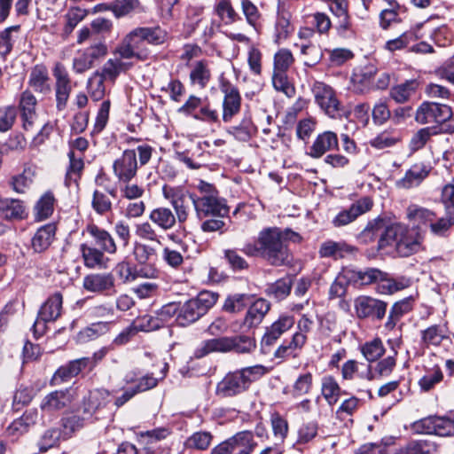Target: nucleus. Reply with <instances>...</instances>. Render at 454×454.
Segmentation results:
<instances>
[{"label":"nucleus","mask_w":454,"mask_h":454,"mask_svg":"<svg viewBox=\"0 0 454 454\" xmlns=\"http://www.w3.org/2000/svg\"><path fill=\"white\" fill-rule=\"evenodd\" d=\"M56 198L52 192H44L35 202L33 207V215L36 222L44 221L51 216L54 212Z\"/></svg>","instance_id":"4c0bfd02"},{"label":"nucleus","mask_w":454,"mask_h":454,"mask_svg":"<svg viewBox=\"0 0 454 454\" xmlns=\"http://www.w3.org/2000/svg\"><path fill=\"white\" fill-rule=\"evenodd\" d=\"M294 47L299 48L306 67H315L323 59V51L317 42H295Z\"/></svg>","instance_id":"c9c22d12"},{"label":"nucleus","mask_w":454,"mask_h":454,"mask_svg":"<svg viewBox=\"0 0 454 454\" xmlns=\"http://www.w3.org/2000/svg\"><path fill=\"white\" fill-rule=\"evenodd\" d=\"M395 243L397 254L402 257H408L423 249V237L419 231L409 229L402 223L388 226L379 239V248Z\"/></svg>","instance_id":"7ed1b4c3"},{"label":"nucleus","mask_w":454,"mask_h":454,"mask_svg":"<svg viewBox=\"0 0 454 454\" xmlns=\"http://www.w3.org/2000/svg\"><path fill=\"white\" fill-rule=\"evenodd\" d=\"M248 387V379L240 370H236L228 372L217 383L215 393L221 397H232L243 393Z\"/></svg>","instance_id":"a211bd4d"},{"label":"nucleus","mask_w":454,"mask_h":454,"mask_svg":"<svg viewBox=\"0 0 454 454\" xmlns=\"http://www.w3.org/2000/svg\"><path fill=\"white\" fill-rule=\"evenodd\" d=\"M57 225L47 223L37 229L31 239V247L35 253L46 251L55 239Z\"/></svg>","instance_id":"7c9ffc66"},{"label":"nucleus","mask_w":454,"mask_h":454,"mask_svg":"<svg viewBox=\"0 0 454 454\" xmlns=\"http://www.w3.org/2000/svg\"><path fill=\"white\" fill-rule=\"evenodd\" d=\"M217 298V294L203 291L195 298L180 303L179 313L176 317V323L179 325L186 326L196 322L215 304Z\"/></svg>","instance_id":"423d86ee"},{"label":"nucleus","mask_w":454,"mask_h":454,"mask_svg":"<svg viewBox=\"0 0 454 454\" xmlns=\"http://www.w3.org/2000/svg\"><path fill=\"white\" fill-rule=\"evenodd\" d=\"M120 18L131 12H145V8L139 0H117L108 8Z\"/></svg>","instance_id":"a18cd8bd"},{"label":"nucleus","mask_w":454,"mask_h":454,"mask_svg":"<svg viewBox=\"0 0 454 454\" xmlns=\"http://www.w3.org/2000/svg\"><path fill=\"white\" fill-rule=\"evenodd\" d=\"M363 404L362 400L356 396H351L341 402L336 410V418L340 420H345L353 416Z\"/></svg>","instance_id":"680f3d73"},{"label":"nucleus","mask_w":454,"mask_h":454,"mask_svg":"<svg viewBox=\"0 0 454 454\" xmlns=\"http://www.w3.org/2000/svg\"><path fill=\"white\" fill-rule=\"evenodd\" d=\"M84 265L87 268L94 269L100 267L105 262V252L92 244L82 243L80 246Z\"/></svg>","instance_id":"79ce46f5"},{"label":"nucleus","mask_w":454,"mask_h":454,"mask_svg":"<svg viewBox=\"0 0 454 454\" xmlns=\"http://www.w3.org/2000/svg\"><path fill=\"white\" fill-rule=\"evenodd\" d=\"M448 324L433 325L421 331V341L427 347H438L445 340L449 339Z\"/></svg>","instance_id":"e433bc0d"},{"label":"nucleus","mask_w":454,"mask_h":454,"mask_svg":"<svg viewBox=\"0 0 454 454\" xmlns=\"http://www.w3.org/2000/svg\"><path fill=\"white\" fill-rule=\"evenodd\" d=\"M240 7L247 23L255 31H258L261 24L262 14L258 7L251 0H241Z\"/></svg>","instance_id":"5fc2aeb1"},{"label":"nucleus","mask_w":454,"mask_h":454,"mask_svg":"<svg viewBox=\"0 0 454 454\" xmlns=\"http://www.w3.org/2000/svg\"><path fill=\"white\" fill-rule=\"evenodd\" d=\"M294 317L290 315H281L274 321L266 331L261 340V349L264 354L270 353L272 346L279 340V338L294 325Z\"/></svg>","instance_id":"f3484780"},{"label":"nucleus","mask_w":454,"mask_h":454,"mask_svg":"<svg viewBox=\"0 0 454 454\" xmlns=\"http://www.w3.org/2000/svg\"><path fill=\"white\" fill-rule=\"evenodd\" d=\"M301 239V237L290 229L282 231L277 227H268L259 232L254 241L246 243L241 250L247 256H259L271 265L281 266L291 261L286 241L300 242Z\"/></svg>","instance_id":"f03ea898"},{"label":"nucleus","mask_w":454,"mask_h":454,"mask_svg":"<svg viewBox=\"0 0 454 454\" xmlns=\"http://www.w3.org/2000/svg\"><path fill=\"white\" fill-rule=\"evenodd\" d=\"M307 342V338L300 333H295L291 340L284 341L274 352V357L281 361L296 357Z\"/></svg>","instance_id":"473e14b6"},{"label":"nucleus","mask_w":454,"mask_h":454,"mask_svg":"<svg viewBox=\"0 0 454 454\" xmlns=\"http://www.w3.org/2000/svg\"><path fill=\"white\" fill-rule=\"evenodd\" d=\"M113 173L117 183H129L137 174L138 161L135 150H124L113 162Z\"/></svg>","instance_id":"4468645a"},{"label":"nucleus","mask_w":454,"mask_h":454,"mask_svg":"<svg viewBox=\"0 0 454 454\" xmlns=\"http://www.w3.org/2000/svg\"><path fill=\"white\" fill-rule=\"evenodd\" d=\"M27 84L39 94L47 95L51 91L49 71L45 65L36 64L31 68Z\"/></svg>","instance_id":"a878e982"},{"label":"nucleus","mask_w":454,"mask_h":454,"mask_svg":"<svg viewBox=\"0 0 454 454\" xmlns=\"http://www.w3.org/2000/svg\"><path fill=\"white\" fill-rule=\"evenodd\" d=\"M8 220H21L26 215V207L20 200H4V207L1 209Z\"/></svg>","instance_id":"052dcab7"},{"label":"nucleus","mask_w":454,"mask_h":454,"mask_svg":"<svg viewBox=\"0 0 454 454\" xmlns=\"http://www.w3.org/2000/svg\"><path fill=\"white\" fill-rule=\"evenodd\" d=\"M417 88L418 82L416 80H408L394 86L390 90V97L397 103H404L415 93Z\"/></svg>","instance_id":"09e8293b"},{"label":"nucleus","mask_w":454,"mask_h":454,"mask_svg":"<svg viewBox=\"0 0 454 454\" xmlns=\"http://www.w3.org/2000/svg\"><path fill=\"white\" fill-rule=\"evenodd\" d=\"M361 352L371 364V363L377 361L384 355L385 348L382 340L379 338H375L363 344L361 346Z\"/></svg>","instance_id":"4d7b16f0"},{"label":"nucleus","mask_w":454,"mask_h":454,"mask_svg":"<svg viewBox=\"0 0 454 454\" xmlns=\"http://www.w3.org/2000/svg\"><path fill=\"white\" fill-rule=\"evenodd\" d=\"M52 75L55 79L56 107L59 111H62L67 106L73 90L72 80L67 68L61 62L54 64Z\"/></svg>","instance_id":"ddd939ff"},{"label":"nucleus","mask_w":454,"mask_h":454,"mask_svg":"<svg viewBox=\"0 0 454 454\" xmlns=\"http://www.w3.org/2000/svg\"><path fill=\"white\" fill-rule=\"evenodd\" d=\"M63 296L56 292L51 294L41 306L37 319L32 326L35 338L42 336L46 329L47 322L56 321L62 313Z\"/></svg>","instance_id":"1a4fd4ad"},{"label":"nucleus","mask_w":454,"mask_h":454,"mask_svg":"<svg viewBox=\"0 0 454 454\" xmlns=\"http://www.w3.org/2000/svg\"><path fill=\"white\" fill-rule=\"evenodd\" d=\"M387 309L386 301L367 295H360L354 301V309L356 317L360 319L382 320Z\"/></svg>","instance_id":"2eb2a0df"},{"label":"nucleus","mask_w":454,"mask_h":454,"mask_svg":"<svg viewBox=\"0 0 454 454\" xmlns=\"http://www.w3.org/2000/svg\"><path fill=\"white\" fill-rule=\"evenodd\" d=\"M294 61V54L287 48L279 49L273 56L272 85L276 90L284 93L288 98H292L295 94L294 85L287 74Z\"/></svg>","instance_id":"39448f33"},{"label":"nucleus","mask_w":454,"mask_h":454,"mask_svg":"<svg viewBox=\"0 0 454 454\" xmlns=\"http://www.w3.org/2000/svg\"><path fill=\"white\" fill-rule=\"evenodd\" d=\"M74 399L75 394L72 388L54 390L43 398L40 409L43 414L53 416L68 408Z\"/></svg>","instance_id":"dca6fc26"},{"label":"nucleus","mask_w":454,"mask_h":454,"mask_svg":"<svg viewBox=\"0 0 454 454\" xmlns=\"http://www.w3.org/2000/svg\"><path fill=\"white\" fill-rule=\"evenodd\" d=\"M114 56V58L107 59L99 71V74L106 81L114 82L121 73L127 72L134 66L133 61Z\"/></svg>","instance_id":"2f4dec72"},{"label":"nucleus","mask_w":454,"mask_h":454,"mask_svg":"<svg viewBox=\"0 0 454 454\" xmlns=\"http://www.w3.org/2000/svg\"><path fill=\"white\" fill-rule=\"evenodd\" d=\"M256 445L252 432L243 431L215 446L210 454H251Z\"/></svg>","instance_id":"9d476101"},{"label":"nucleus","mask_w":454,"mask_h":454,"mask_svg":"<svg viewBox=\"0 0 454 454\" xmlns=\"http://www.w3.org/2000/svg\"><path fill=\"white\" fill-rule=\"evenodd\" d=\"M91 207L97 214L104 215L112 210V201L103 192L95 190L92 194Z\"/></svg>","instance_id":"69168bd1"},{"label":"nucleus","mask_w":454,"mask_h":454,"mask_svg":"<svg viewBox=\"0 0 454 454\" xmlns=\"http://www.w3.org/2000/svg\"><path fill=\"white\" fill-rule=\"evenodd\" d=\"M292 14L284 6H278L274 27V42L280 44L286 41L294 32V26L291 21Z\"/></svg>","instance_id":"bb28decb"},{"label":"nucleus","mask_w":454,"mask_h":454,"mask_svg":"<svg viewBox=\"0 0 454 454\" xmlns=\"http://www.w3.org/2000/svg\"><path fill=\"white\" fill-rule=\"evenodd\" d=\"M400 140L401 137L397 131L384 130L372 138L369 145L377 150H383L395 145Z\"/></svg>","instance_id":"8fccbe9b"},{"label":"nucleus","mask_w":454,"mask_h":454,"mask_svg":"<svg viewBox=\"0 0 454 454\" xmlns=\"http://www.w3.org/2000/svg\"><path fill=\"white\" fill-rule=\"evenodd\" d=\"M435 452L436 445L426 440L412 441L394 450V454H435Z\"/></svg>","instance_id":"37998d69"},{"label":"nucleus","mask_w":454,"mask_h":454,"mask_svg":"<svg viewBox=\"0 0 454 454\" xmlns=\"http://www.w3.org/2000/svg\"><path fill=\"white\" fill-rule=\"evenodd\" d=\"M341 377L344 380H352L355 378L372 380L375 374L370 364L359 363L354 359L348 360L341 367Z\"/></svg>","instance_id":"cd10ccee"},{"label":"nucleus","mask_w":454,"mask_h":454,"mask_svg":"<svg viewBox=\"0 0 454 454\" xmlns=\"http://www.w3.org/2000/svg\"><path fill=\"white\" fill-rule=\"evenodd\" d=\"M109 402L110 393L106 389L91 391L88 398V407L84 410V413L91 416L94 411L105 407Z\"/></svg>","instance_id":"3c124183"},{"label":"nucleus","mask_w":454,"mask_h":454,"mask_svg":"<svg viewBox=\"0 0 454 454\" xmlns=\"http://www.w3.org/2000/svg\"><path fill=\"white\" fill-rule=\"evenodd\" d=\"M92 362L89 359H74L67 364L61 365L54 372L51 379V386H59L69 381L71 379L79 375L82 372L87 370L88 366H92Z\"/></svg>","instance_id":"aec40b11"},{"label":"nucleus","mask_w":454,"mask_h":454,"mask_svg":"<svg viewBox=\"0 0 454 454\" xmlns=\"http://www.w3.org/2000/svg\"><path fill=\"white\" fill-rule=\"evenodd\" d=\"M314 376L310 372L300 373L294 381L291 394L294 397H300L310 393L313 387Z\"/></svg>","instance_id":"de8ad7c7"},{"label":"nucleus","mask_w":454,"mask_h":454,"mask_svg":"<svg viewBox=\"0 0 454 454\" xmlns=\"http://www.w3.org/2000/svg\"><path fill=\"white\" fill-rule=\"evenodd\" d=\"M144 42L153 45L163 44L168 39V32L160 27H139Z\"/></svg>","instance_id":"13d9d810"},{"label":"nucleus","mask_w":454,"mask_h":454,"mask_svg":"<svg viewBox=\"0 0 454 454\" xmlns=\"http://www.w3.org/2000/svg\"><path fill=\"white\" fill-rule=\"evenodd\" d=\"M356 252L354 246L348 244L346 241L325 240L319 247L318 254L321 258H333L335 260L343 258L348 254Z\"/></svg>","instance_id":"c756f323"},{"label":"nucleus","mask_w":454,"mask_h":454,"mask_svg":"<svg viewBox=\"0 0 454 454\" xmlns=\"http://www.w3.org/2000/svg\"><path fill=\"white\" fill-rule=\"evenodd\" d=\"M112 325V321L93 323L90 326L82 330L78 334V338L81 341L93 340L100 335L108 333L111 329Z\"/></svg>","instance_id":"bf43d9fd"},{"label":"nucleus","mask_w":454,"mask_h":454,"mask_svg":"<svg viewBox=\"0 0 454 454\" xmlns=\"http://www.w3.org/2000/svg\"><path fill=\"white\" fill-rule=\"evenodd\" d=\"M255 347L254 339L246 335L217 337L201 341L195 348L193 356L200 359L211 353L247 354L251 353Z\"/></svg>","instance_id":"20e7f679"},{"label":"nucleus","mask_w":454,"mask_h":454,"mask_svg":"<svg viewBox=\"0 0 454 454\" xmlns=\"http://www.w3.org/2000/svg\"><path fill=\"white\" fill-rule=\"evenodd\" d=\"M36 105L37 100L32 91L26 90L20 94L19 102V109L21 114L22 126L25 130L33 128L36 120Z\"/></svg>","instance_id":"393cba45"},{"label":"nucleus","mask_w":454,"mask_h":454,"mask_svg":"<svg viewBox=\"0 0 454 454\" xmlns=\"http://www.w3.org/2000/svg\"><path fill=\"white\" fill-rule=\"evenodd\" d=\"M149 220L163 231L173 229L176 223L175 214L165 207L153 209L149 214Z\"/></svg>","instance_id":"ea45409f"},{"label":"nucleus","mask_w":454,"mask_h":454,"mask_svg":"<svg viewBox=\"0 0 454 454\" xmlns=\"http://www.w3.org/2000/svg\"><path fill=\"white\" fill-rule=\"evenodd\" d=\"M212 439L213 436L209 432H196L186 440V446L190 449L204 450L209 447Z\"/></svg>","instance_id":"338daca9"},{"label":"nucleus","mask_w":454,"mask_h":454,"mask_svg":"<svg viewBox=\"0 0 454 454\" xmlns=\"http://www.w3.org/2000/svg\"><path fill=\"white\" fill-rule=\"evenodd\" d=\"M115 281L111 273H92L83 278V288L88 292L98 294L115 293Z\"/></svg>","instance_id":"4be33fe9"},{"label":"nucleus","mask_w":454,"mask_h":454,"mask_svg":"<svg viewBox=\"0 0 454 454\" xmlns=\"http://www.w3.org/2000/svg\"><path fill=\"white\" fill-rule=\"evenodd\" d=\"M418 427L422 434H435L439 436H450L454 434V423L450 419L440 417H428L422 419Z\"/></svg>","instance_id":"5701e85b"},{"label":"nucleus","mask_w":454,"mask_h":454,"mask_svg":"<svg viewBox=\"0 0 454 454\" xmlns=\"http://www.w3.org/2000/svg\"><path fill=\"white\" fill-rule=\"evenodd\" d=\"M106 81L99 74V70L94 72L88 80V90L93 100H100L105 95V84Z\"/></svg>","instance_id":"0e129e2a"},{"label":"nucleus","mask_w":454,"mask_h":454,"mask_svg":"<svg viewBox=\"0 0 454 454\" xmlns=\"http://www.w3.org/2000/svg\"><path fill=\"white\" fill-rule=\"evenodd\" d=\"M135 234L143 240L160 243V237L152 222L145 221L136 224Z\"/></svg>","instance_id":"774afa93"},{"label":"nucleus","mask_w":454,"mask_h":454,"mask_svg":"<svg viewBox=\"0 0 454 454\" xmlns=\"http://www.w3.org/2000/svg\"><path fill=\"white\" fill-rule=\"evenodd\" d=\"M431 168L424 162L413 164L405 173L404 176L397 181L396 185L403 189H411L419 186L429 175Z\"/></svg>","instance_id":"c85d7f7f"},{"label":"nucleus","mask_w":454,"mask_h":454,"mask_svg":"<svg viewBox=\"0 0 454 454\" xmlns=\"http://www.w3.org/2000/svg\"><path fill=\"white\" fill-rule=\"evenodd\" d=\"M339 149V138L335 132L325 130L317 134L309 147L307 155L312 159H320L327 152Z\"/></svg>","instance_id":"412c9836"},{"label":"nucleus","mask_w":454,"mask_h":454,"mask_svg":"<svg viewBox=\"0 0 454 454\" xmlns=\"http://www.w3.org/2000/svg\"><path fill=\"white\" fill-rule=\"evenodd\" d=\"M406 217L416 231H419L423 226H430L432 221L436 219V215L426 207L411 204L406 209Z\"/></svg>","instance_id":"72a5a7b5"},{"label":"nucleus","mask_w":454,"mask_h":454,"mask_svg":"<svg viewBox=\"0 0 454 454\" xmlns=\"http://www.w3.org/2000/svg\"><path fill=\"white\" fill-rule=\"evenodd\" d=\"M144 43L139 27H136L121 39L114 54L128 61H145L149 59L150 51L144 47Z\"/></svg>","instance_id":"0eeeda50"},{"label":"nucleus","mask_w":454,"mask_h":454,"mask_svg":"<svg viewBox=\"0 0 454 454\" xmlns=\"http://www.w3.org/2000/svg\"><path fill=\"white\" fill-rule=\"evenodd\" d=\"M372 200L364 197L350 205L348 208L340 211L332 220L334 227L340 228L353 223L358 216L370 211L372 207Z\"/></svg>","instance_id":"6ab92c4d"},{"label":"nucleus","mask_w":454,"mask_h":454,"mask_svg":"<svg viewBox=\"0 0 454 454\" xmlns=\"http://www.w3.org/2000/svg\"><path fill=\"white\" fill-rule=\"evenodd\" d=\"M211 76L212 74L207 60H198L192 65L189 79L192 86H197L200 90L206 88L211 80Z\"/></svg>","instance_id":"f704fd0d"},{"label":"nucleus","mask_w":454,"mask_h":454,"mask_svg":"<svg viewBox=\"0 0 454 454\" xmlns=\"http://www.w3.org/2000/svg\"><path fill=\"white\" fill-rule=\"evenodd\" d=\"M215 12L220 20L227 25L241 20L231 0H219L215 6Z\"/></svg>","instance_id":"603ef678"},{"label":"nucleus","mask_w":454,"mask_h":454,"mask_svg":"<svg viewBox=\"0 0 454 454\" xmlns=\"http://www.w3.org/2000/svg\"><path fill=\"white\" fill-rule=\"evenodd\" d=\"M332 27L340 37L351 38L356 35V30L350 13L333 18Z\"/></svg>","instance_id":"6e6d98bb"},{"label":"nucleus","mask_w":454,"mask_h":454,"mask_svg":"<svg viewBox=\"0 0 454 454\" xmlns=\"http://www.w3.org/2000/svg\"><path fill=\"white\" fill-rule=\"evenodd\" d=\"M67 155L69 158V165L66 173L65 184L67 186H70L72 182L77 183L78 179L81 177L84 162L82 156H76L73 150H70Z\"/></svg>","instance_id":"c03bdc74"},{"label":"nucleus","mask_w":454,"mask_h":454,"mask_svg":"<svg viewBox=\"0 0 454 454\" xmlns=\"http://www.w3.org/2000/svg\"><path fill=\"white\" fill-rule=\"evenodd\" d=\"M196 192L188 193L192 200L197 217L204 220L200 229L204 232L221 233L226 231L225 218L230 213V207L225 199L219 196L216 188L205 181L200 180L196 186Z\"/></svg>","instance_id":"f257e3e1"},{"label":"nucleus","mask_w":454,"mask_h":454,"mask_svg":"<svg viewBox=\"0 0 454 454\" xmlns=\"http://www.w3.org/2000/svg\"><path fill=\"white\" fill-rule=\"evenodd\" d=\"M219 89L223 94L222 119L230 122L240 112L241 96L239 89L223 76L220 77Z\"/></svg>","instance_id":"f8f14e48"},{"label":"nucleus","mask_w":454,"mask_h":454,"mask_svg":"<svg viewBox=\"0 0 454 454\" xmlns=\"http://www.w3.org/2000/svg\"><path fill=\"white\" fill-rule=\"evenodd\" d=\"M270 304L265 299H257L248 308L245 319L244 325L247 327H254L260 325L269 312Z\"/></svg>","instance_id":"58836bf2"},{"label":"nucleus","mask_w":454,"mask_h":454,"mask_svg":"<svg viewBox=\"0 0 454 454\" xmlns=\"http://www.w3.org/2000/svg\"><path fill=\"white\" fill-rule=\"evenodd\" d=\"M85 231L92 239L91 244L95 247L109 254H114L117 252V245L113 236L106 230L95 223H90L86 226Z\"/></svg>","instance_id":"b1692460"},{"label":"nucleus","mask_w":454,"mask_h":454,"mask_svg":"<svg viewBox=\"0 0 454 454\" xmlns=\"http://www.w3.org/2000/svg\"><path fill=\"white\" fill-rule=\"evenodd\" d=\"M412 309L411 301L410 299H403L396 301L391 308L387 321L386 322V328L392 330L396 325L397 322Z\"/></svg>","instance_id":"49530a36"},{"label":"nucleus","mask_w":454,"mask_h":454,"mask_svg":"<svg viewBox=\"0 0 454 454\" xmlns=\"http://www.w3.org/2000/svg\"><path fill=\"white\" fill-rule=\"evenodd\" d=\"M450 106L434 102H423L417 109L415 120L420 124H442L451 119Z\"/></svg>","instance_id":"9b49d317"},{"label":"nucleus","mask_w":454,"mask_h":454,"mask_svg":"<svg viewBox=\"0 0 454 454\" xmlns=\"http://www.w3.org/2000/svg\"><path fill=\"white\" fill-rule=\"evenodd\" d=\"M340 394L341 388L333 376L325 375L321 379V395L330 406L339 401Z\"/></svg>","instance_id":"a19ab883"},{"label":"nucleus","mask_w":454,"mask_h":454,"mask_svg":"<svg viewBox=\"0 0 454 454\" xmlns=\"http://www.w3.org/2000/svg\"><path fill=\"white\" fill-rule=\"evenodd\" d=\"M132 325L138 332H151L162 326V320L159 317L144 315L132 322Z\"/></svg>","instance_id":"e2e57ef3"},{"label":"nucleus","mask_w":454,"mask_h":454,"mask_svg":"<svg viewBox=\"0 0 454 454\" xmlns=\"http://www.w3.org/2000/svg\"><path fill=\"white\" fill-rule=\"evenodd\" d=\"M409 286V281L405 278L394 279L387 277L384 272V277L379 280L377 292L381 294H392L397 291L403 290Z\"/></svg>","instance_id":"864d4df0"},{"label":"nucleus","mask_w":454,"mask_h":454,"mask_svg":"<svg viewBox=\"0 0 454 454\" xmlns=\"http://www.w3.org/2000/svg\"><path fill=\"white\" fill-rule=\"evenodd\" d=\"M315 103L325 114L336 119L341 111V104L336 91L328 84L316 81L311 87Z\"/></svg>","instance_id":"6e6552de"}]
</instances>
